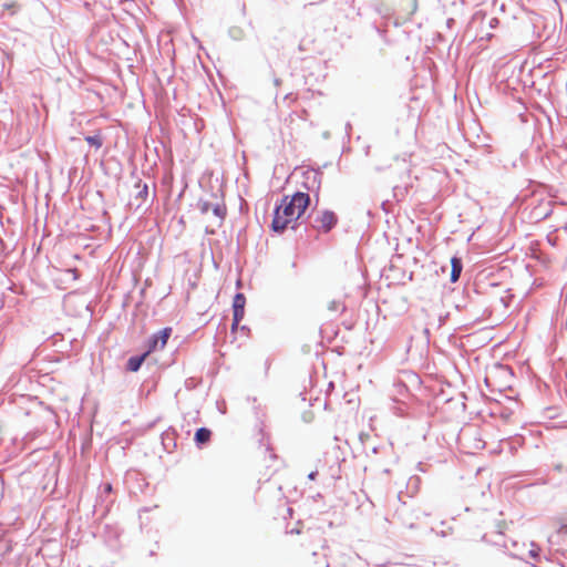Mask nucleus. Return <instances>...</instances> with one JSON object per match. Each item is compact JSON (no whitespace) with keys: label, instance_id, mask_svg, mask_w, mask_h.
Listing matches in <instances>:
<instances>
[{"label":"nucleus","instance_id":"2","mask_svg":"<svg viewBox=\"0 0 567 567\" xmlns=\"http://www.w3.org/2000/svg\"><path fill=\"white\" fill-rule=\"evenodd\" d=\"M337 216L331 210H322L317 214L315 217V228L319 231L328 233L337 224Z\"/></svg>","mask_w":567,"mask_h":567},{"label":"nucleus","instance_id":"15","mask_svg":"<svg viewBox=\"0 0 567 567\" xmlns=\"http://www.w3.org/2000/svg\"><path fill=\"white\" fill-rule=\"evenodd\" d=\"M316 475H317V473H316V472H311V473L308 475V477H309V480H315Z\"/></svg>","mask_w":567,"mask_h":567},{"label":"nucleus","instance_id":"6","mask_svg":"<svg viewBox=\"0 0 567 567\" xmlns=\"http://www.w3.org/2000/svg\"><path fill=\"white\" fill-rule=\"evenodd\" d=\"M210 439V431L206 427H200L196 431V434H195V441L198 443V444H203V443H206L208 442Z\"/></svg>","mask_w":567,"mask_h":567},{"label":"nucleus","instance_id":"1","mask_svg":"<svg viewBox=\"0 0 567 567\" xmlns=\"http://www.w3.org/2000/svg\"><path fill=\"white\" fill-rule=\"evenodd\" d=\"M310 202L306 193L298 192L293 196H285L276 207L271 223L272 230L284 231L291 223L296 221L305 213Z\"/></svg>","mask_w":567,"mask_h":567},{"label":"nucleus","instance_id":"11","mask_svg":"<svg viewBox=\"0 0 567 567\" xmlns=\"http://www.w3.org/2000/svg\"><path fill=\"white\" fill-rule=\"evenodd\" d=\"M213 205L214 204L212 203L200 200L198 203V208L203 214H207L209 213V210H212Z\"/></svg>","mask_w":567,"mask_h":567},{"label":"nucleus","instance_id":"4","mask_svg":"<svg viewBox=\"0 0 567 567\" xmlns=\"http://www.w3.org/2000/svg\"><path fill=\"white\" fill-rule=\"evenodd\" d=\"M452 264V271H451V281L455 282L458 280L461 272H462V261L461 259L453 257L451 260Z\"/></svg>","mask_w":567,"mask_h":567},{"label":"nucleus","instance_id":"10","mask_svg":"<svg viewBox=\"0 0 567 567\" xmlns=\"http://www.w3.org/2000/svg\"><path fill=\"white\" fill-rule=\"evenodd\" d=\"M212 212L214 213L215 216H217L219 218H223L224 215H225V209L219 204H214L213 207H212Z\"/></svg>","mask_w":567,"mask_h":567},{"label":"nucleus","instance_id":"3","mask_svg":"<svg viewBox=\"0 0 567 567\" xmlns=\"http://www.w3.org/2000/svg\"><path fill=\"white\" fill-rule=\"evenodd\" d=\"M171 333H172L171 328H164L158 333L154 334L148 341V351L164 349Z\"/></svg>","mask_w":567,"mask_h":567},{"label":"nucleus","instance_id":"5","mask_svg":"<svg viewBox=\"0 0 567 567\" xmlns=\"http://www.w3.org/2000/svg\"><path fill=\"white\" fill-rule=\"evenodd\" d=\"M146 357V353L141 357H132L127 361V369L130 371H137L141 368V364L143 363L144 359Z\"/></svg>","mask_w":567,"mask_h":567},{"label":"nucleus","instance_id":"7","mask_svg":"<svg viewBox=\"0 0 567 567\" xmlns=\"http://www.w3.org/2000/svg\"><path fill=\"white\" fill-rule=\"evenodd\" d=\"M246 298L243 293H236L233 301V309L245 311Z\"/></svg>","mask_w":567,"mask_h":567},{"label":"nucleus","instance_id":"12","mask_svg":"<svg viewBox=\"0 0 567 567\" xmlns=\"http://www.w3.org/2000/svg\"><path fill=\"white\" fill-rule=\"evenodd\" d=\"M539 555V548L533 545V548L529 550V556L536 559Z\"/></svg>","mask_w":567,"mask_h":567},{"label":"nucleus","instance_id":"14","mask_svg":"<svg viewBox=\"0 0 567 567\" xmlns=\"http://www.w3.org/2000/svg\"><path fill=\"white\" fill-rule=\"evenodd\" d=\"M412 4V11L414 12L416 10V0H411Z\"/></svg>","mask_w":567,"mask_h":567},{"label":"nucleus","instance_id":"8","mask_svg":"<svg viewBox=\"0 0 567 567\" xmlns=\"http://www.w3.org/2000/svg\"><path fill=\"white\" fill-rule=\"evenodd\" d=\"M85 141L96 147V148H100L102 146V138L100 137V135H90V136H86L85 137Z\"/></svg>","mask_w":567,"mask_h":567},{"label":"nucleus","instance_id":"13","mask_svg":"<svg viewBox=\"0 0 567 567\" xmlns=\"http://www.w3.org/2000/svg\"><path fill=\"white\" fill-rule=\"evenodd\" d=\"M340 305L337 301H332L329 306L330 310L337 311L339 309Z\"/></svg>","mask_w":567,"mask_h":567},{"label":"nucleus","instance_id":"9","mask_svg":"<svg viewBox=\"0 0 567 567\" xmlns=\"http://www.w3.org/2000/svg\"><path fill=\"white\" fill-rule=\"evenodd\" d=\"M245 311L234 310L233 330L237 328L239 322L243 320Z\"/></svg>","mask_w":567,"mask_h":567}]
</instances>
